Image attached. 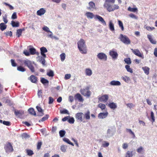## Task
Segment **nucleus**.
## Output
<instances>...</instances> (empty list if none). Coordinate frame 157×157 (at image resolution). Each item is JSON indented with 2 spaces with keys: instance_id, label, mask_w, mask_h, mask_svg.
<instances>
[{
  "instance_id": "c756f323",
  "label": "nucleus",
  "mask_w": 157,
  "mask_h": 157,
  "mask_svg": "<svg viewBox=\"0 0 157 157\" xmlns=\"http://www.w3.org/2000/svg\"><path fill=\"white\" fill-rule=\"evenodd\" d=\"M142 69L143 70L144 73L147 75H148L149 74V71L150 68L148 67L145 66L142 67Z\"/></svg>"
},
{
  "instance_id": "3c124183",
  "label": "nucleus",
  "mask_w": 157,
  "mask_h": 157,
  "mask_svg": "<svg viewBox=\"0 0 157 157\" xmlns=\"http://www.w3.org/2000/svg\"><path fill=\"white\" fill-rule=\"evenodd\" d=\"M68 122L70 124H73L75 122V120L73 117H70V118H69L68 120Z\"/></svg>"
},
{
  "instance_id": "8fccbe9b",
  "label": "nucleus",
  "mask_w": 157,
  "mask_h": 157,
  "mask_svg": "<svg viewBox=\"0 0 157 157\" xmlns=\"http://www.w3.org/2000/svg\"><path fill=\"white\" fill-rule=\"evenodd\" d=\"M49 117V115L48 114H46L45 116L44 117H42L41 120L39 121V122H43L45 121Z\"/></svg>"
},
{
  "instance_id": "79ce46f5",
  "label": "nucleus",
  "mask_w": 157,
  "mask_h": 157,
  "mask_svg": "<svg viewBox=\"0 0 157 157\" xmlns=\"http://www.w3.org/2000/svg\"><path fill=\"white\" fill-rule=\"evenodd\" d=\"M67 146L66 145H63L61 146L60 149L63 152H65L66 151Z\"/></svg>"
},
{
  "instance_id": "7ed1b4c3",
  "label": "nucleus",
  "mask_w": 157,
  "mask_h": 157,
  "mask_svg": "<svg viewBox=\"0 0 157 157\" xmlns=\"http://www.w3.org/2000/svg\"><path fill=\"white\" fill-rule=\"evenodd\" d=\"M115 132L114 128L112 127H110L107 130L106 137L109 138L112 136Z\"/></svg>"
},
{
  "instance_id": "412c9836",
  "label": "nucleus",
  "mask_w": 157,
  "mask_h": 157,
  "mask_svg": "<svg viewBox=\"0 0 157 157\" xmlns=\"http://www.w3.org/2000/svg\"><path fill=\"white\" fill-rule=\"evenodd\" d=\"M29 80L33 83H36L37 80V78L35 75H31L30 76Z\"/></svg>"
},
{
  "instance_id": "864d4df0",
  "label": "nucleus",
  "mask_w": 157,
  "mask_h": 157,
  "mask_svg": "<svg viewBox=\"0 0 157 157\" xmlns=\"http://www.w3.org/2000/svg\"><path fill=\"white\" fill-rule=\"evenodd\" d=\"M2 3L3 4L5 5L6 6H8L9 7L10 9V10H12L14 9L13 7L12 6H11V5H10L9 4H8L5 2H3Z\"/></svg>"
},
{
  "instance_id": "f704fd0d",
  "label": "nucleus",
  "mask_w": 157,
  "mask_h": 157,
  "mask_svg": "<svg viewBox=\"0 0 157 157\" xmlns=\"http://www.w3.org/2000/svg\"><path fill=\"white\" fill-rule=\"evenodd\" d=\"M11 24L13 27H18L19 26V23L18 22H15L13 21H11Z\"/></svg>"
},
{
  "instance_id": "f03ea898",
  "label": "nucleus",
  "mask_w": 157,
  "mask_h": 157,
  "mask_svg": "<svg viewBox=\"0 0 157 157\" xmlns=\"http://www.w3.org/2000/svg\"><path fill=\"white\" fill-rule=\"evenodd\" d=\"M119 39L121 42L126 44H129L131 43V41L129 38L122 34L120 35Z\"/></svg>"
},
{
  "instance_id": "0e129e2a",
  "label": "nucleus",
  "mask_w": 157,
  "mask_h": 157,
  "mask_svg": "<svg viewBox=\"0 0 157 157\" xmlns=\"http://www.w3.org/2000/svg\"><path fill=\"white\" fill-rule=\"evenodd\" d=\"M11 65L13 67H16L17 66V64L15 62L14 60L13 59H11Z\"/></svg>"
},
{
  "instance_id": "13d9d810",
  "label": "nucleus",
  "mask_w": 157,
  "mask_h": 157,
  "mask_svg": "<svg viewBox=\"0 0 157 157\" xmlns=\"http://www.w3.org/2000/svg\"><path fill=\"white\" fill-rule=\"evenodd\" d=\"M103 142H104V143L102 144V145L103 147H107L109 146V143L105 141H104Z\"/></svg>"
},
{
  "instance_id": "09e8293b",
  "label": "nucleus",
  "mask_w": 157,
  "mask_h": 157,
  "mask_svg": "<svg viewBox=\"0 0 157 157\" xmlns=\"http://www.w3.org/2000/svg\"><path fill=\"white\" fill-rule=\"evenodd\" d=\"M66 132L65 130H61L59 132V134L60 137H63L65 135Z\"/></svg>"
},
{
  "instance_id": "bb28decb",
  "label": "nucleus",
  "mask_w": 157,
  "mask_h": 157,
  "mask_svg": "<svg viewBox=\"0 0 157 157\" xmlns=\"http://www.w3.org/2000/svg\"><path fill=\"white\" fill-rule=\"evenodd\" d=\"M29 113L31 115H34L35 116H36V114L34 109L32 108H30L28 109Z\"/></svg>"
},
{
  "instance_id": "49530a36",
  "label": "nucleus",
  "mask_w": 157,
  "mask_h": 157,
  "mask_svg": "<svg viewBox=\"0 0 157 157\" xmlns=\"http://www.w3.org/2000/svg\"><path fill=\"white\" fill-rule=\"evenodd\" d=\"M17 69L18 71L22 72H23L25 71V69L21 66L18 67Z\"/></svg>"
},
{
  "instance_id": "6e6d98bb",
  "label": "nucleus",
  "mask_w": 157,
  "mask_h": 157,
  "mask_svg": "<svg viewBox=\"0 0 157 157\" xmlns=\"http://www.w3.org/2000/svg\"><path fill=\"white\" fill-rule=\"evenodd\" d=\"M26 152L27 155L29 156H31L34 154L33 151L30 150H26Z\"/></svg>"
},
{
  "instance_id": "f257e3e1",
  "label": "nucleus",
  "mask_w": 157,
  "mask_h": 157,
  "mask_svg": "<svg viewBox=\"0 0 157 157\" xmlns=\"http://www.w3.org/2000/svg\"><path fill=\"white\" fill-rule=\"evenodd\" d=\"M85 43V41L82 39L77 43L78 48L80 52L83 54H86L87 53L86 46Z\"/></svg>"
},
{
  "instance_id": "1a4fd4ad",
  "label": "nucleus",
  "mask_w": 157,
  "mask_h": 157,
  "mask_svg": "<svg viewBox=\"0 0 157 157\" xmlns=\"http://www.w3.org/2000/svg\"><path fill=\"white\" fill-rule=\"evenodd\" d=\"M5 149L7 153L12 152L13 150L12 146L11 144L10 143H8L5 147Z\"/></svg>"
},
{
  "instance_id": "37998d69",
  "label": "nucleus",
  "mask_w": 157,
  "mask_h": 157,
  "mask_svg": "<svg viewBox=\"0 0 157 157\" xmlns=\"http://www.w3.org/2000/svg\"><path fill=\"white\" fill-rule=\"evenodd\" d=\"M121 78L124 81L126 82H128L130 80V78L129 77L127 76H125L124 77H122Z\"/></svg>"
},
{
  "instance_id": "4468645a",
  "label": "nucleus",
  "mask_w": 157,
  "mask_h": 157,
  "mask_svg": "<svg viewBox=\"0 0 157 157\" xmlns=\"http://www.w3.org/2000/svg\"><path fill=\"white\" fill-rule=\"evenodd\" d=\"M40 51L41 55L45 57H46V55L44 53L48 52L47 48L44 47H42L40 48Z\"/></svg>"
},
{
  "instance_id": "9d476101",
  "label": "nucleus",
  "mask_w": 157,
  "mask_h": 157,
  "mask_svg": "<svg viewBox=\"0 0 157 157\" xmlns=\"http://www.w3.org/2000/svg\"><path fill=\"white\" fill-rule=\"evenodd\" d=\"M108 114V113L107 111V109H106L105 112L101 113L98 114V117L99 119H102L105 118L107 117Z\"/></svg>"
},
{
  "instance_id": "9b49d317",
  "label": "nucleus",
  "mask_w": 157,
  "mask_h": 157,
  "mask_svg": "<svg viewBox=\"0 0 157 157\" xmlns=\"http://www.w3.org/2000/svg\"><path fill=\"white\" fill-rule=\"evenodd\" d=\"M113 3L110 4H104V6L105 8H106V10L109 12L113 11V9H112V5Z\"/></svg>"
},
{
  "instance_id": "20e7f679",
  "label": "nucleus",
  "mask_w": 157,
  "mask_h": 157,
  "mask_svg": "<svg viewBox=\"0 0 157 157\" xmlns=\"http://www.w3.org/2000/svg\"><path fill=\"white\" fill-rule=\"evenodd\" d=\"M83 115L84 114L82 113H78L75 114V118L78 121L85 123V121L84 119Z\"/></svg>"
},
{
  "instance_id": "393cba45",
  "label": "nucleus",
  "mask_w": 157,
  "mask_h": 157,
  "mask_svg": "<svg viewBox=\"0 0 157 157\" xmlns=\"http://www.w3.org/2000/svg\"><path fill=\"white\" fill-rule=\"evenodd\" d=\"M85 15L87 17V18L90 19H92L94 17V16L93 13L91 12H87L86 13Z\"/></svg>"
},
{
  "instance_id": "c85d7f7f",
  "label": "nucleus",
  "mask_w": 157,
  "mask_h": 157,
  "mask_svg": "<svg viewBox=\"0 0 157 157\" xmlns=\"http://www.w3.org/2000/svg\"><path fill=\"white\" fill-rule=\"evenodd\" d=\"M75 97L80 101H83V99L82 98L81 95L79 93L76 94L75 95Z\"/></svg>"
},
{
  "instance_id": "4d7b16f0",
  "label": "nucleus",
  "mask_w": 157,
  "mask_h": 157,
  "mask_svg": "<svg viewBox=\"0 0 157 157\" xmlns=\"http://www.w3.org/2000/svg\"><path fill=\"white\" fill-rule=\"evenodd\" d=\"M61 60L63 61L65 58V54L64 53H63L61 54L60 55Z\"/></svg>"
},
{
  "instance_id": "6e6552de",
  "label": "nucleus",
  "mask_w": 157,
  "mask_h": 157,
  "mask_svg": "<svg viewBox=\"0 0 157 157\" xmlns=\"http://www.w3.org/2000/svg\"><path fill=\"white\" fill-rule=\"evenodd\" d=\"M97 57L101 60H103L105 61L107 60V56L105 54L102 52L99 53L97 55Z\"/></svg>"
},
{
  "instance_id": "39448f33",
  "label": "nucleus",
  "mask_w": 157,
  "mask_h": 157,
  "mask_svg": "<svg viewBox=\"0 0 157 157\" xmlns=\"http://www.w3.org/2000/svg\"><path fill=\"white\" fill-rule=\"evenodd\" d=\"M131 50L132 52L135 55L140 57L142 59L144 58V56L143 53H141L138 49H133L131 48Z\"/></svg>"
},
{
  "instance_id": "4c0bfd02",
  "label": "nucleus",
  "mask_w": 157,
  "mask_h": 157,
  "mask_svg": "<svg viewBox=\"0 0 157 157\" xmlns=\"http://www.w3.org/2000/svg\"><path fill=\"white\" fill-rule=\"evenodd\" d=\"M98 107L101 108L102 110H105L106 108L105 105L102 103H100L98 105Z\"/></svg>"
},
{
  "instance_id": "f3484780",
  "label": "nucleus",
  "mask_w": 157,
  "mask_h": 157,
  "mask_svg": "<svg viewBox=\"0 0 157 157\" xmlns=\"http://www.w3.org/2000/svg\"><path fill=\"white\" fill-rule=\"evenodd\" d=\"M88 4L89 7H87L88 9L91 10L95 8V4L93 2H90Z\"/></svg>"
},
{
  "instance_id": "a878e982",
  "label": "nucleus",
  "mask_w": 157,
  "mask_h": 157,
  "mask_svg": "<svg viewBox=\"0 0 157 157\" xmlns=\"http://www.w3.org/2000/svg\"><path fill=\"white\" fill-rule=\"evenodd\" d=\"M109 27L110 30L112 31H114V25L112 22V20H110L109 22Z\"/></svg>"
},
{
  "instance_id": "0eeeda50",
  "label": "nucleus",
  "mask_w": 157,
  "mask_h": 157,
  "mask_svg": "<svg viewBox=\"0 0 157 157\" xmlns=\"http://www.w3.org/2000/svg\"><path fill=\"white\" fill-rule=\"evenodd\" d=\"M80 92L82 94L85 96L89 97L91 95V92L86 89L81 90H80Z\"/></svg>"
},
{
  "instance_id": "ddd939ff",
  "label": "nucleus",
  "mask_w": 157,
  "mask_h": 157,
  "mask_svg": "<svg viewBox=\"0 0 157 157\" xmlns=\"http://www.w3.org/2000/svg\"><path fill=\"white\" fill-rule=\"evenodd\" d=\"M94 18L95 19H98V21L101 22L104 25L106 26V24L105 21L104 20L103 18L101 16L96 15L94 16Z\"/></svg>"
},
{
  "instance_id": "cd10ccee",
  "label": "nucleus",
  "mask_w": 157,
  "mask_h": 157,
  "mask_svg": "<svg viewBox=\"0 0 157 157\" xmlns=\"http://www.w3.org/2000/svg\"><path fill=\"white\" fill-rule=\"evenodd\" d=\"M147 38L149 39L150 42L152 44H155L156 43V41L154 40L152 38L151 36L150 35H147Z\"/></svg>"
},
{
  "instance_id": "b1692460",
  "label": "nucleus",
  "mask_w": 157,
  "mask_h": 157,
  "mask_svg": "<svg viewBox=\"0 0 157 157\" xmlns=\"http://www.w3.org/2000/svg\"><path fill=\"white\" fill-rule=\"evenodd\" d=\"M85 72L86 75V76H90L92 74V71L90 68H86Z\"/></svg>"
},
{
  "instance_id": "774afa93",
  "label": "nucleus",
  "mask_w": 157,
  "mask_h": 157,
  "mask_svg": "<svg viewBox=\"0 0 157 157\" xmlns=\"http://www.w3.org/2000/svg\"><path fill=\"white\" fill-rule=\"evenodd\" d=\"M17 18V15L16 12H14L11 17V18L13 19H14Z\"/></svg>"
},
{
  "instance_id": "f8f14e48",
  "label": "nucleus",
  "mask_w": 157,
  "mask_h": 157,
  "mask_svg": "<svg viewBox=\"0 0 157 157\" xmlns=\"http://www.w3.org/2000/svg\"><path fill=\"white\" fill-rule=\"evenodd\" d=\"M109 98V96L107 94H104L101 97L98 98V100L101 102L104 103L107 102Z\"/></svg>"
},
{
  "instance_id": "423d86ee",
  "label": "nucleus",
  "mask_w": 157,
  "mask_h": 157,
  "mask_svg": "<svg viewBox=\"0 0 157 157\" xmlns=\"http://www.w3.org/2000/svg\"><path fill=\"white\" fill-rule=\"evenodd\" d=\"M109 54L112 58L113 59H117L118 56V54L117 52L113 49L109 52Z\"/></svg>"
},
{
  "instance_id": "aec40b11",
  "label": "nucleus",
  "mask_w": 157,
  "mask_h": 157,
  "mask_svg": "<svg viewBox=\"0 0 157 157\" xmlns=\"http://www.w3.org/2000/svg\"><path fill=\"white\" fill-rule=\"evenodd\" d=\"M38 111L40 113L39 114L37 115L39 116H42L44 115L43 110L42 109L40 106H37L36 107Z\"/></svg>"
},
{
  "instance_id": "de8ad7c7",
  "label": "nucleus",
  "mask_w": 157,
  "mask_h": 157,
  "mask_svg": "<svg viewBox=\"0 0 157 157\" xmlns=\"http://www.w3.org/2000/svg\"><path fill=\"white\" fill-rule=\"evenodd\" d=\"M132 151H128L126 154L125 157H132Z\"/></svg>"
},
{
  "instance_id": "5fc2aeb1",
  "label": "nucleus",
  "mask_w": 157,
  "mask_h": 157,
  "mask_svg": "<svg viewBox=\"0 0 157 157\" xmlns=\"http://www.w3.org/2000/svg\"><path fill=\"white\" fill-rule=\"evenodd\" d=\"M115 2V0H105L104 4L114 3Z\"/></svg>"
},
{
  "instance_id": "6ab92c4d",
  "label": "nucleus",
  "mask_w": 157,
  "mask_h": 157,
  "mask_svg": "<svg viewBox=\"0 0 157 157\" xmlns=\"http://www.w3.org/2000/svg\"><path fill=\"white\" fill-rule=\"evenodd\" d=\"M22 62L24 65L28 67L32 64L31 61L28 59L23 60Z\"/></svg>"
},
{
  "instance_id": "72a5a7b5",
  "label": "nucleus",
  "mask_w": 157,
  "mask_h": 157,
  "mask_svg": "<svg viewBox=\"0 0 157 157\" xmlns=\"http://www.w3.org/2000/svg\"><path fill=\"white\" fill-rule=\"evenodd\" d=\"M41 82L44 85L46 84H48L49 81L47 79H45L44 78H41L40 79Z\"/></svg>"
},
{
  "instance_id": "7c9ffc66",
  "label": "nucleus",
  "mask_w": 157,
  "mask_h": 157,
  "mask_svg": "<svg viewBox=\"0 0 157 157\" xmlns=\"http://www.w3.org/2000/svg\"><path fill=\"white\" fill-rule=\"evenodd\" d=\"M108 106L112 109H114L117 107V105L116 103L113 102L109 103L108 104Z\"/></svg>"
},
{
  "instance_id": "c03bdc74",
  "label": "nucleus",
  "mask_w": 157,
  "mask_h": 157,
  "mask_svg": "<svg viewBox=\"0 0 157 157\" xmlns=\"http://www.w3.org/2000/svg\"><path fill=\"white\" fill-rule=\"evenodd\" d=\"M124 61L128 65L130 64L131 63V59L129 58H125L124 59Z\"/></svg>"
},
{
  "instance_id": "2f4dec72",
  "label": "nucleus",
  "mask_w": 157,
  "mask_h": 157,
  "mask_svg": "<svg viewBox=\"0 0 157 157\" xmlns=\"http://www.w3.org/2000/svg\"><path fill=\"white\" fill-rule=\"evenodd\" d=\"M48 71H48V70L47 71V75L49 77H53L54 75L53 71L51 70H49Z\"/></svg>"
},
{
  "instance_id": "a19ab883",
  "label": "nucleus",
  "mask_w": 157,
  "mask_h": 157,
  "mask_svg": "<svg viewBox=\"0 0 157 157\" xmlns=\"http://www.w3.org/2000/svg\"><path fill=\"white\" fill-rule=\"evenodd\" d=\"M25 30L24 29H18L17 31V37H19L21 35L22 31Z\"/></svg>"
},
{
  "instance_id": "4be33fe9",
  "label": "nucleus",
  "mask_w": 157,
  "mask_h": 157,
  "mask_svg": "<svg viewBox=\"0 0 157 157\" xmlns=\"http://www.w3.org/2000/svg\"><path fill=\"white\" fill-rule=\"evenodd\" d=\"M14 113L16 116L20 117L24 113V111L21 110L17 111L15 110L14 111Z\"/></svg>"
},
{
  "instance_id": "c9c22d12",
  "label": "nucleus",
  "mask_w": 157,
  "mask_h": 157,
  "mask_svg": "<svg viewBox=\"0 0 157 157\" xmlns=\"http://www.w3.org/2000/svg\"><path fill=\"white\" fill-rule=\"evenodd\" d=\"M63 140L64 141L66 142V143H67V144L73 146H74V144L72 143L71 142L70 140L68 138H64L63 139Z\"/></svg>"
},
{
  "instance_id": "a18cd8bd",
  "label": "nucleus",
  "mask_w": 157,
  "mask_h": 157,
  "mask_svg": "<svg viewBox=\"0 0 157 157\" xmlns=\"http://www.w3.org/2000/svg\"><path fill=\"white\" fill-rule=\"evenodd\" d=\"M118 22L119 27L121 28L122 31H123L124 30V27L123 23L120 20H118Z\"/></svg>"
},
{
  "instance_id": "58836bf2",
  "label": "nucleus",
  "mask_w": 157,
  "mask_h": 157,
  "mask_svg": "<svg viewBox=\"0 0 157 157\" xmlns=\"http://www.w3.org/2000/svg\"><path fill=\"white\" fill-rule=\"evenodd\" d=\"M125 68L128 72L131 73H133L132 69L130 67V66L126 65L125 66Z\"/></svg>"
},
{
  "instance_id": "2eb2a0df",
  "label": "nucleus",
  "mask_w": 157,
  "mask_h": 157,
  "mask_svg": "<svg viewBox=\"0 0 157 157\" xmlns=\"http://www.w3.org/2000/svg\"><path fill=\"white\" fill-rule=\"evenodd\" d=\"M46 12V10L44 8H41L38 10L36 12V14L40 16L44 15Z\"/></svg>"
},
{
  "instance_id": "e433bc0d",
  "label": "nucleus",
  "mask_w": 157,
  "mask_h": 157,
  "mask_svg": "<svg viewBox=\"0 0 157 157\" xmlns=\"http://www.w3.org/2000/svg\"><path fill=\"white\" fill-rule=\"evenodd\" d=\"M29 51L31 55H33L36 54V50L34 48H30L29 49Z\"/></svg>"
},
{
  "instance_id": "473e14b6",
  "label": "nucleus",
  "mask_w": 157,
  "mask_h": 157,
  "mask_svg": "<svg viewBox=\"0 0 157 157\" xmlns=\"http://www.w3.org/2000/svg\"><path fill=\"white\" fill-rule=\"evenodd\" d=\"M7 26L4 23H2L0 24V29L3 31L5 30Z\"/></svg>"
},
{
  "instance_id": "5701e85b",
  "label": "nucleus",
  "mask_w": 157,
  "mask_h": 157,
  "mask_svg": "<svg viewBox=\"0 0 157 157\" xmlns=\"http://www.w3.org/2000/svg\"><path fill=\"white\" fill-rule=\"evenodd\" d=\"M46 58V57H45L43 56H41V57H40V56L38 57V58H39V59H38V61H39V62L41 63L43 65H45V58Z\"/></svg>"
},
{
  "instance_id": "052dcab7",
  "label": "nucleus",
  "mask_w": 157,
  "mask_h": 157,
  "mask_svg": "<svg viewBox=\"0 0 157 157\" xmlns=\"http://www.w3.org/2000/svg\"><path fill=\"white\" fill-rule=\"evenodd\" d=\"M42 29L44 31L48 33L50 31L49 28L47 26H44L43 27Z\"/></svg>"
},
{
  "instance_id": "69168bd1",
  "label": "nucleus",
  "mask_w": 157,
  "mask_h": 157,
  "mask_svg": "<svg viewBox=\"0 0 157 157\" xmlns=\"http://www.w3.org/2000/svg\"><path fill=\"white\" fill-rule=\"evenodd\" d=\"M129 16L130 17L136 19H138V17L133 13H131L129 14Z\"/></svg>"
},
{
  "instance_id": "e2e57ef3",
  "label": "nucleus",
  "mask_w": 157,
  "mask_h": 157,
  "mask_svg": "<svg viewBox=\"0 0 157 157\" xmlns=\"http://www.w3.org/2000/svg\"><path fill=\"white\" fill-rule=\"evenodd\" d=\"M42 144V143L41 142H38L37 145V148L38 150H40L41 148V146Z\"/></svg>"
},
{
  "instance_id": "338daca9",
  "label": "nucleus",
  "mask_w": 157,
  "mask_h": 157,
  "mask_svg": "<svg viewBox=\"0 0 157 157\" xmlns=\"http://www.w3.org/2000/svg\"><path fill=\"white\" fill-rule=\"evenodd\" d=\"M28 68L32 72H35L34 68L32 64Z\"/></svg>"
},
{
  "instance_id": "603ef678",
  "label": "nucleus",
  "mask_w": 157,
  "mask_h": 157,
  "mask_svg": "<svg viewBox=\"0 0 157 157\" xmlns=\"http://www.w3.org/2000/svg\"><path fill=\"white\" fill-rule=\"evenodd\" d=\"M60 113L61 114H67L68 115H69L70 113L68 112V111L66 109H64L63 110H60Z\"/></svg>"
},
{
  "instance_id": "dca6fc26",
  "label": "nucleus",
  "mask_w": 157,
  "mask_h": 157,
  "mask_svg": "<svg viewBox=\"0 0 157 157\" xmlns=\"http://www.w3.org/2000/svg\"><path fill=\"white\" fill-rule=\"evenodd\" d=\"M109 84L111 86H119L121 85L120 82L118 81L113 80L111 81L110 83Z\"/></svg>"
},
{
  "instance_id": "bf43d9fd",
  "label": "nucleus",
  "mask_w": 157,
  "mask_h": 157,
  "mask_svg": "<svg viewBox=\"0 0 157 157\" xmlns=\"http://www.w3.org/2000/svg\"><path fill=\"white\" fill-rule=\"evenodd\" d=\"M151 117L152 119V122L153 123L155 121V117L154 116V113L152 111L151 112Z\"/></svg>"
},
{
  "instance_id": "ea45409f",
  "label": "nucleus",
  "mask_w": 157,
  "mask_h": 157,
  "mask_svg": "<svg viewBox=\"0 0 157 157\" xmlns=\"http://www.w3.org/2000/svg\"><path fill=\"white\" fill-rule=\"evenodd\" d=\"M128 11L133 12H135L137 11V9L136 8H131L130 7H129L128 8Z\"/></svg>"
},
{
  "instance_id": "a211bd4d",
  "label": "nucleus",
  "mask_w": 157,
  "mask_h": 157,
  "mask_svg": "<svg viewBox=\"0 0 157 157\" xmlns=\"http://www.w3.org/2000/svg\"><path fill=\"white\" fill-rule=\"evenodd\" d=\"M90 112L89 110L87 111L84 114V119H85L86 120H89L90 119Z\"/></svg>"
},
{
  "instance_id": "680f3d73",
  "label": "nucleus",
  "mask_w": 157,
  "mask_h": 157,
  "mask_svg": "<svg viewBox=\"0 0 157 157\" xmlns=\"http://www.w3.org/2000/svg\"><path fill=\"white\" fill-rule=\"evenodd\" d=\"M112 9L113 11L115 10H117L119 8V6L117 5L113 4Z\"/></svg>"
}]
</instances>
